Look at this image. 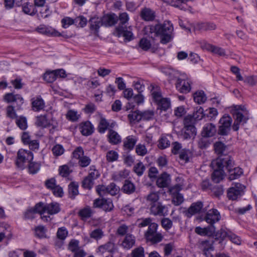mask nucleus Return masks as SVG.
Returning a JSON list of instances; mask_svg holds the SVG:
<instances>
[{
	"label": "nucleus",
	"instance_id": "a211bd4d",
	"mask_svg": "<svg viewBox=\"0 0 257 257\" xmlns=\"http://www.w3.org/2000/svg\"><path fill=\"white\" fill-rule=\"evenodd\" d=\"M216 132V127L214 124L207 123L203 126L201 134L204 138H209L215 136Z\"/></svg>",
	"mask_w": 257,
	"mask_h": 257
},
{
	"label": "nucleus",
	"instance_id": "bf43d9fd",
	"mask_svg": "<svg viewBox=\"0 0 257 257\" xmlns=\"http://www.w3.org/2000/svg\"><path fill=\"white\" fill-rule=\"evenodd\" d=\"M80 115L77 113V112L73 110H69L66 114V118L72 121H77Z\"/></svg>",
	"mask_w": 257,
	"mask_h": 257
},
{
	"label": "nucleus",
	"instance_id": "774afa93",
	"mask_svg": "<svg viewBox=\"0 0 257 257\" xmlns=\"http://www.w3.org/2000/svg\"><path fill=\"white\" fill-rule=\"evenodd\" d=\"M68 235V231L64 227L59 228L57 232V237L61 240H64Z\"/></svg>",
	"mask_w": 257,
	"mask_h": 257
},
{
	"label": "nucleus",
	"instance_id": "09e8293b",
	"mask_svg": "<svg viewBox=\"0 0 257 257\" xmlns=\"http://www.w3.org/2000/svg\"><path fill=\"white\" fill-rule=\"evenodd\" d=\"M16 124L22 130H26L27 127V121L26 117L21 116L16 119Z\"/></svg>",
	"mask_w": 257,
	"mask_h": 257
},
{
	"label": "nucleus",
	"instance_id": "8fccbe9b",
	"mask_svg": "<svg viewBox=\"0 0 257 257\" xmlns=\"http://www.w3.org/2000/svg\"><path fill=\"white\" fill-rule=\"evenodd\" d=\"M106 158L108 162H113L117 160L118 154L115 151L110 150L106 153Z\"/></svg>",
	"mask_w": 257,
	"mask_h": 257
},
{
	"label": "nucleus",
	"instance_id": "dca6fc26",
	"mask_svg": "<svg viewBox=\"0 0 257 257\" xmlns=\"http://www.w3.org/2000/svg\"><path fill=\"white\" fill-rule=\"evenodd\" d=\"M115 125V121H108L105 118L101 117L98 126V131L101 134H104L107 130L109 131V129H112Z\"/></svg>",
	"mask_w": 257,
	"mask_h": 257
},
{
	"label": "nucleus",
	"instance_id": "338daca9",
	"mask_svg": "<svg viewBox=\"0 0 257 257\" xmlns=\"http://www.w3.org/2000/svg\"><path fill=\"white\" fill-rule=\"evenodd\" d=\"M140 47L144 51L148 50L151 46L150 41L146 38H142L139 42Z\"/></svg>",
	"mask_w": 257,
	"mask_h": 257
},
{
	"label": "nucleus",
	"instance_id": "c03bdc74",
	"mask_svg": "<svg viewBox=\"0 0 257 257\" xmlns=\"http://www.w3.org/2000/svg\"><path fill=\"white\" fill-rule=\"evenodd\" d=\"M128 118L131 122H139L142 119L141 113L139 111L131 112L128 114Z\"/></svg>",
	"mask_w": 257,
	"mask_h": 257
},
{
	"label": "nucleus",
	"instance_id": "0eeeda50",
	"mask_svg": "<svg viewBox=\"0 0 257 257\" xmlns=\"http://www.w3.org/2000/svg\"><path fill=\"white\" fill-rule=\"evenodd\" d=\"M232 118L228 114H224L219 120L218 134L220 135L226 136L230 130L232 123Z\"/></svg>",
	"mask_w": 257,
	"mask_h": 257
},
{
	"label": "nucleus",
	"instance_id": "412c9836",
	"mask_svg": "<svg viewBox=\"0 0 257 257\" xmlns=\"http://www.w3.org/2000/svg\"><path fill=\"white\" fill-rule=\"evenodd\" d=\"M36 31L42 34H44L47 36H52L59 37L61 36L59 32L56 31L55 29L51 27H48L45 25H40L37 29Z\"/></svg>",
	"mask_w": 257,
	"mask_h": 257
},
{
	"label": "nucleus",
	"instance_id": "58836bf2",
	"mask_svg": "<svg viewBox=\"0 0 257 257\" xmlns=\"http://www.w3.org/2000/svg\"><path fill=\"white\" fill-rule=\"evenodd\" d=\"M158 107L162 110H166L170 106V100L167 98H163V97L159 101H156Z\"/></svg>",
	"mask_w": 257,
	"mask_h": 257
},
{
	"label": "nucleus",
	"instance_id": "69168bd1",
	"mask_svg": "<svg viewBox=\"0 0 257 257\" xmlns=\"http://www.w3.org/2000/svg\"><path fill=\"white\" fill-rule=\"evenodd\" d=\"M136 152L138 155L144 156L147 154L148 151L144 145L139 144L136 146Z\"/></svg>",
	"mask_w": 257,
	"mask_h": 257
},
{
	"label": "nucleus",
	"instance_id": "79ce46f5",
	"mask_svg": "<svg viewBox=\"0 0 257 257\" xmlns=\"http://www.w3.org/2000/svg\"><path fill=\"white\" fill-rule=\"evenodd\" d=\"M36 124L38 126L46 127L50 124L49 120L45 115H40L37 117Z\"/></svg>",
	"mask_w": 257,
	"mask_h": 257
},
{
	"label": "nucleus",
	"instance_id": "c756f323",
	"mask_svg": "<svg viewBox=\"0 0 257 257\" xmlns=\"http://www.w3.org/2000/svg\"><path fill=\"white\" fill-rule=\"evenodd\" d=\"M214 148L215 152L217 154L220 155L217 158L222 156L223 158L229 157L228 156L225 155L227 147L223 143L221 142H216L214 145Z\"/></svg>",
	"mask_w": 257,
	"mask_h": 257
},
{
	"label": "nucleus",
	"instance_id": "bb28decb",
	"mask_svg": "<svg viewBox=\"0 0 257 257\" xmlns=\"http://www.w3.org/2000/svg\"><path fill=\"white\" fill-rule=\"evenodd\" d=\"M107 136L108 142L112 145H117L121 142V137L112 129H109Z\"/></svg>",
	"mask_w": 257,
	"mask_h": 257
},
{
	"label": "nucleus",
	"instance_id": "49530a36",
	"mask_svg": "<svg viewBox=\"0 0 257 257\" xmlns=\"http://www.w3.org/2000/svg\"><path fill=\"white\" fill-rule=\"evenodd\" d=\"M170 145V141L166 136H162L158 141V146L160 149H165Z\"/></svg>",
	"mask_w": 257,
	"mask_h": 257
},
{
	"label": "nucleus",
	"instance_id": "cd10ccee",
	"mask_svg": "<svg viewBox=\"0 0 257 257\" xmlns=\"http://www.w3.org/2000/svg\"><path fill=\"white\" fill-rule=\"evenodd\" d=\"M136 188L135 185L131 181L125 180L122 187V191L126 194H132L136 191Z\"/></svg>",
	"mask_w": 257,
	"mask_h": 257
},
{
	"label": "nucleus",
	"instance_id": "603ef678",
	"mask_svg": "<svg viewBox=\"0 0 257 257\" xmlns=\"http://www.w3.org/2000/svg\"><path fill=\"white\" fill-rule=\"evenodd\" d=\"M196 109V111L194 110V120H200L206 115L204 113L203 109L202 107H197Z\"/></svg>",
	"mask_w": 257,
	"mask_h": 257
},
{
	"label": "nucleus",
	"instance_id": "7c9ffc66",
	"mask_svg": "<svg viewBox=\"0 0 257 257\" xmlns=\"http://www.w3.org/2000/svg\"><path fill=\"white\" fill-rule=\"evenodd\" d=\"M141 17L144 21H151L154 20L155 15V13L150 9L144 8L141 11Z\"/></svg>",
	"mask_w": 257,
	"mask_h": 257
},
{
	"label": "nucleus",
	"instance_id": "3c124183",
	"mask_svg": "<svg viewBox=\"0 0 257 257\" xmlns=\"http://www.w3.org/2000/svg\"><path fill=\"white\" fill-rule=\"evenodd\" d=\"M28 163V170L29 173L32 174L37 173L40 168V164L32 162V161L29 162Z\"/></svg>",
	"mask_w": 257,
	"mask_h": 257
},
{
	"label": "nucleus",
	"instance_id": "9b49d317",
	"mask_svg": "<svg viewBox=\"0 0 257 257\" xmlns=\"http://www.w3.org/2000/svg\"><path fill=\"white\" fill-rule=\"evenodd\" d=\"M221 216L220 212L216 209L209 210L207 213H205L203 220H205L207 223L213 225L216 222L221 219Z\"/></svg>",
	"mask_w": 257,
	"mask_h": 257
},
{
	"label": "nucleus",
	"instance_id": "aec40b11",
	"mask_svg": "<svg viewBox=\"0 0 257 257\" xmlns=\"http://www.w3.org/2000/svg\"><path fill=\"white\" fill-rule=\"evenodd\" d=\"M79 130L83 136H88L93 133L94 127L90 121H86L80 124Z\"/></svg>",
	"mask_w": 257,
	"mask_h": 257
},
{
	"label": "nucleus",
	"instance_id": "6e6552de",
	"mask_svg": "<svg viewBox=\"0 0 257 257\" xmlns=\"http://www.w3.org/2000/svg\"><path fill=\"white\" fill-rule=\"evenodd\" d=\"M245 187L239 183H235L227 191V197L230 200H235L243 194Z\"/></svg>",
	"mask_w": 257,
	"mask_h": 257
},
{
	"label": "nucleus",
	"instance_id": "f257e3e1",
	"mask_svg": "<svg viewBox=\"0 0 257 257\" xmlns=\"http://www.w3.org/2000/svg\"><path fill=\"white\" fill-rule=\"evenodd\" d=\"M146 33L148 35L154 34V36L161 37V43L166 44L173 38V27L169 21H165L163 24L150 25L145 28Z\"/></svg>",
	"mask_w": 257,
	"mask_h": 257
},
{
	"label": "nucleus",
	"instance_id": "680f3d73",
	"mask_svg": "<svg viewBox=\"0 0 257 257\" xmlns=\"http://www.w3.org/2000/svg\"><path fill=\"white\" fill-rule=\"evenodd\" d=\"M158 228V224L156 223H152L150 224L148 229L145 233L146 238L148 237L149 236H151L152 234L157 233V229Z\"/></svg>",
	"mask_w": 257,
	"mask_h": 257
},
{
	"label": "nucleus",
	"instance_id": "473e14b6",
	"mask_svg": "<svg viewBox=\"0 0 257 257\" xmlns=\"http://www.w3.org/2000/svg\"><path fill=\"white\" fill-rule=\"evenodd\" d=\"M159 198V194L157 192H151L146 197L147 203L150 206H151L152 205H154L156 203L159 202L158 201Z\"/></svg>",
	"mask_w": 257,
	"mask_h": 257
},
{
	"label": "nucleus",
	"instance_id": "39448f33",
	"mask_svg": "<svg viewBox=\"0 0 257 257\" xmlns=\"http://www.w3.org/2000/svg\"><path fill=\"white\" fill-rule=\"evenodd\" d=\"M33 154L29 150L21 149L17 153L15 165L20 170H24L26 164L33 160Z\"/></svg>",
	"mask_w": 257,
	"mask_h": 257
},
{
	"label": "nucleus",
	"instance_id": "5701e85b",
	"mask_svg": "<svg viewBox=\"0 0 257 257\" xmlns=\"http://www.w3.org/2000/svg\"><path fill=\"white\" fill-rule=\"evenodd\" d=\"M216 28V26L213 23H198L196 24L195 26L194 27V31H198L202 32L214 30Z\"/></svg>",
	"mask_w": 257,
	"mask_h": 257
},
{
	"label": "nucleus",
	"instance_id": "1a4fd4ad",
	"mask_svg": "<svg viewBox=\"0 0 257 257\" xmlns=\"http://www.w3.org/2000/svg\"><path fill=\"white\" fill-rule=\"evenodd\" d=\"M93 206L94 208H99L105 212H109L113 210L114 206L110 199H96L94 200Z\"/></svg>",
	"mask_w": 257,
	"mask_h": 257
},
{
	"label": "nucleus",
	"instance_id": "e433bc0d",
	"mask_svg": "<svg viewBox=\"0 0 257 257\" xmlns=\"http://www.w3.org/2000/svg\"><path fill=\"white\" fill-rule=\"evenodd\" d=\"M22 9L25 14L30 16H34L37 13L36 8L32 5H30L28 3H26L23 5Z\"/></svg>",
	"mask_w": 257,
	"mask_h": 257
},
{
	"label": "nucleus",
	"instance_id": "4c0bfd02",
	"mask_svg": "<svg viewBox=\"0 0 257 257\" xmlns=\"http://www.w3.org/2000/svg\"><path fill=\"white\" fill-rule=\"evenodd\" d=\"M207 48L209 49V51L212 53L218 55L220 56H224L226 55V52L224 49L223 48L217 47L213 45H207Z\"/></svg>",
	"mask_w": 257,
	"mask_h": 257
},
{
	"label": "nucleus",
	"instance_id": "2f4dec72",
	"mask_svg": "<svg viewBox=\"0 0 257 257\" xmlns=\"http://www.w3.org/2000/svg\"><path fill=\"white\" fill-rule=\"evenodd\" d=\"M90 28L91 30L97 33L100 27L103 25L101 19L98 17H93L89 20Z\"/></svg>",
	"mask_w": 257,
	"mask_h": 257
},
{
	"label": "nucleus",
	"instance_id": "f03ea898",
	"mask_svg": "<svg viewBox=\"0 0 257 257\" xmlns=\"http://www.w3.org/2000/svg\"><path fill=\"white\" fill-rule=\"evenodd\" d=\"M224 164H225V169L229 173L228 179L230 180L238 178L242 174L243 172L240 168H233L234 163L230 157H226L225 158H223L222 156L212 161V164L217 165V167H220Z\"/></svg>",
	"mask_w": 257,
	"mask_h": 257
},
{
	"label": "nucleus",
	"instance_id": "4d7b16f0",
	"mask_svg": "<svg viewBox=\"0 0 257 257\" xmlns=\"http://www.w3.org/2000/svg\"><path fill=\"white\" fill-rule=\"evenodd\" d=\"M114 248V244L110 242H107L104 245H101L99 247V251L104 253L105 251L112 252Z\"/></svg>",
	"mask_w": 257,
	"mask_h": 257
},
{
	"label": "nucleus",
	"instance_id": "2eb2a0df",
	"mask_svg": "<svg viewBox=\"0 0 257 257\" xmlns=\"http://www.w3.org/2000/svg\"><path fill=\"white\" fill-rule=\"evenodd\" d=\"M206 210L203 208V204L201 201H197L194 203V217L198 221L203 220Z\"/></svg>",
	"mask_w": 257,
	"mask_h": 257
},
{
	"label": "nucleus",
	"instance_id": "a878e982",
	"mask_svg": "<svg viewBox=\"0 0 257 257\" xmlns=\"http://www.w3.org/2000/svg\"><path fill=\"white\" fill-rule=\"evenodd\" d=\"M101 19L103 25L106 27L112 26L118 21L117 16L114 14L105 15Z\"/></svg>",
	"mask_w": 257,
	"mask_h": 257
},
{
	"label": "nucleus",
	"instance_id": "423d86ee",
	"mask_svg": "<svg viewBox=\"0 0 257 257\" xmlns=\"http://www.w3.org/2000/svg\"><path fill=\"white\" fill-rule=\"evenodd\" d=\"M84 150L81 147H77L72 153L73 157L78 160V165L81 168L87 167L91 162L90 157L84 155Z\"/></svg>",
	"mask_w": 257,
	"mask_h": 257
},
{
	"label": "nucleus",
	"instance_id": "4468645a",
	"mask_svg": "<svg viewBox=\"0 0 257 257\" xmlns=\"http://www.w3.org/2000/svg\"><path fill=\"white\" fill-rule=\"evenodd\" d=\"M211 165L214 169V172L212 174V179L214 183H218L223 178V168H225V164H224L220 167H217V165H213L212 162Z\"/></svg>",
	"mask_w": 257,
	"mask_h": 257
},
{
	"label": "nucleus",
	"instance_id": "9d476101",
	"mask_svg": "<svg viewBox=\"0 0 257 257\" xmlns=\"http://www.w3.org/2000/svg\"><path fill=\"white\" fill-rule=\"evenodd\" d=\"M119 191V188L113 183L107 186L98 185L96 187V191L100 196L109 194L111 195H116Z\"/></svg>",
	"mask_w": 257,
	"mask_h": 257
},
{
	"label": "nucleus",
	"instance_id": "6ab92c4d",
	"mask_svg": "<svg viewBox=\"0 0 257 257\" xmlns=\"http://www.w3.org/2000/svg\"><path fill=\"white\" fill-rule=\"evenodd\" d=\"M171 183V177L167 173H163L158 177L156 180L157 186L161 188L167 187Z\"/></svg>",
	"mask_w": 257,
	"mask_h": 257
},
{
	"label": "nucleus",
	"instance_id": "f3484780",
	"mask_svg": "<svg viewBox=\"0 0 257 257\" xmlns=\"http://www.w3.org/2000/svg\"><path fill=\"white\" fill-rule=\"evenodd\" d=\"M4 100L8 103L16 102L18 109H20L24 103L23 98L19 94H14L12 93H7L4 96Z\"/></svg>",
	"mask_w": 257,
	"mask_h": 257
},
{
	"label": "nucleus",
	"instance_id": "0e129e2a",
	"mask_svg": "<svg viewBox=\"0 0 257 257\" xmlns=\"http://www.w3.org/2000/svg\"><path fill=\"white\" fill-rule=\"evenodd\" d=\"M7 112V116L11 119H17V115L15 110L14 109V107L12 105H9L7 106L6 108Z\"/></svg>",
	"mask_w": 257,
	"mask_h": 257
},
{
	"label": "nucleus",
	"instance_id": "393cba45",
	"mask_svg": "<svg viewBox=\"0 0 257 257\" xmlns=\"http://www.w3.org/2000/svg\"><path fill=\"white\" fill-rule=\"evenodd\" d=\"M149 89L155 102L159 101L162 97V91L158 85L156 84H151Z\"/></svg>",
	"mask_w": 257,
	"mask_h": 257
},
{
	"label": "nucleus",
	"instance_id": "f704fd0d",
	"mask_svg": "<svg viewBox=\"0 0 257 257\" xmlns=\"http://www.w3.org/2000/svg\"><path fill=\"white\" fill-rule=\"evenodd\" d=\"M78 185L77 183L72 182L68 186V193L69 197L74 199L78 194Z\"/></svg>",
	"mask_w": 257,
	"mask_h": 257
},
{
	"label": "nucleus",
	"instance_id": "4be33fe9",
	"mask_svg": "<svg viewBox=\"0 0 257 257\" xmlns=\"http://www.w3.org/2000/svg\"><path fill=\"white\" fill-rule=\"evenodd\" d=\"M136 237L132 234L127 233L122 240L121 245L126 249L131 248L135 244Z\"/></svg>",
	"mask_w": 257,
	"mask_h": 257
},
{
	"label": "nucleus",
	"instance_id": "7ed1b4c3",
	"mask_svg": "<svg viewBox=\"0 0 257 257\" xmlns=\"http://www.w3.org/2000/svg\"><path fill=\"white\" fill-rule=\"evenodd\" d=\"M35 210L41 215V218L43 221H48L51 219L50 215H54L59 212L60 207L59 204L57 202L49 204L39 202L35 205Z\"/></svg>",
	"mask_w": 257,
	"mask_h": 257
},
{
	"label": "nucleus",
	"instance_id": "864d4df0",
	"mask_svg": "<svg viewBox=\"0 0 257 257\" xmlns=\"http://www.w3.org/2000/svg\"><path fill=\"white\" fill-rule=\"evenodd\" d=\"M131 257H145V250L142 246L133 249L131 253Z\"/></svg>",
	"mask_w": 257,
	"mask_h": 257
},
{
	"label": "nucleus",
	"instance_id": "20e7f679",
	"mask_svg": "<svg viewBox=\"0 0 257 257\" xmlns=\"http://www.w3.org/2000/svg\"><path fill=\"white\" fill-rule=\"evenodd\" d=\"M232 110L234 121L232 127L234 131H237L239 128V125L246 123L248 119V111L244 106H236Z\"/></svg>",
	"mask_w": 257,
	"mask_h": 257
},
{
	"label": "nucleus",
	"instance_id": "c85d7f7f",
	"mask_svg": "<svg viewBox=\"0 0 257 257\" xmlns=\"http://www.w3.org/2000/svg\"><path fill=\"white\" fill-rule=\"evenodd\" d=\"M32 108L34 110L39 111L44 107L45 103L41 96H37L31 99Z\"/></svg>",
	"mask_w": 257,
	"mask_h": 257
},
{
	"label": "nucleus",
	"instance_id": "13d9d810",
	"mask_svg": "<svg viewBox=\"0 0 257 257\" xmlns=\"http://www.w3.org/2000/svg\"><path fill=\"white\" fill-rule=\"evenodd\" d=\"M57 78L56 72L55 70H47L46 72L43 74V79L44 80H47V79H52L53 80H55Z\"/></svg>",
	"mask_w": 257,
	"mask_h": 257
},
{
	"label": "nucleus",
	"instance_id": "a18cd8bd",
	"mask_svg": "<svg viewBox=\"0 0 257 257\" xmlns=\"http://www.w3.org/2000/svg\"><path fill=\"white\" fill-rule=\"evenodd\" d=\"M163 235L159 232H157L155 234H152L151 236H149L148 237L146 238V239L151 242L152 243H157L161 241L163 239Z\"/></svg>",
	"mask_w": 257,
	"mask_h": 257
},
{
	"label": "nucleus",
	"instance_id": "e2e57ef3",
	"mask_svg": "<svg viewBox=\"0 0 257 257\" xmlns=\"http://www.w3.org/2000/svg\"><path fill=\"white\" fill-rule=\"evenodd\" d=\"M145 170V167L142 162L137 163L134 167V172L139 176H141L143 175Z\"/></svg>",
	"mask_w": 257,
	"mask_h": 257
},
{
	"label": "nucleus",
	"instance_id": "a19ab883",
	"mask_svg": "<svg viewBox=\"0 0 257 257\" xmlns=\"http://www.w3.org/2000/svg\"><path fill=\"white\" fill-rule=\"evenodd\" d=\"M184 128L186 131H191L193 130V116L188 115L184 118Z\"/></svg>",
	"mask_w": 257,
	"mask_h": 257
},
{
	"label": "nucleus",
	"instance_id": "ea45409f",
	"mask_svg": "<svg viewBox=\"0 0 257 257\" xmlns=\"http://www.w3.org/2000/svg\"><path fill=\"white\" fill-rule=\"evenodd\" d=\"M128 171L126 170H123L115 173L113 175V179L116 181H121L127 177L128 176Z\"/></svg>",
	"mask_w": 257,
	"mask_h": 257
},
{
	"label": "nucleus",
	"instance_id": "c9c22d12",
	"mask_svg": "<svg viewBox=\"0 0 257 257\" xmlns=\"http://www.w3.org/2000/svg\"><path fill=\"white\" fill-rule=\"evenodd\" d=\"M206 96L202 90L194 93V101L198 104L204 103L206 100Z\"/></svg>",
	"mask_w": 257,
	"mask_h": 257
},
{
	"label": "nucleus",
	"instance_id": "ddd939ff",
	"mask_svg": "<svg viewBox=\"0 0 257 257\" xmlns=\"http://www.w3.org/2000/svg\"><path fill=\"white\" fill-rule=\"evenodd\" d=\"M150 212L154 215L165 216L168 215V208L165 205L158 202L150 206Z\"/></svg>",
	"mask_w": 257,
	"mask_h": 257
},
{
	"label": "nucleus",
	"instance_id": "5fc2aeb1",
	"mask_svg": "<svg viewBox=\"0 0 257 257\" xmlns=\"http://www.w3.org/2000/svg\"><path fill=\"white\" fill-rule=\"evenodd\" d=\"M71 172L72 170H71L69 167L66 165L61 166L59 168V174L63 177L68 176Z\"/></svg>",
	"mask_w": 257,
	"mask_h": 257
},
{
	"label": "nucleus",
	"instance_id": "6e6d98bb",
	"mask_svg": "<svg viewBox=\"0 0 257 257\" xmlns=\"http://www.w3.org/2000/svg\"><path fill=\"white\" fill-rule=\"evenodd\" d=\"M79 214L82 218H88L91 217L93 214V211L89 207L87 206L80 210Z\"/></svg>",
	"mask_w": 257,
	"mask_h": 257
},
{
	"label": "nucleus",
	"instance_id": "052dcab7",
	"mask_svg": "<svg viewBox=\"0 0 257 257\" xmlns=\"http://www.w3.org/2000/svg\"><path fill=\"white\" fill-rule=\"evenodd\" d=\"M94 184V180L87 176L85 177L82 183V186L84 188L91 189Z\"/></svg>",
	"mask_w": 257,
	"mask_h": 257
},
{
	"label": "nucleus",
	"instance_id": "37998d69",
	"mask_svg": "<svg viewBox=\"0 0 257 257\" xmlns=\"http://www.w3.org/2000/svg\"><path fill=\"white\" fill-rule=\"evenodd\" d=\"M117 19L119 22L118 26H126V24H127L130 18L127 13L123 12L119 14Z\"/></svg>",
	"mask_w": 257,
	"mask_h": 257
},
{
	"label": "nucleus",
	"instance_id": "72a5a7b5",
	"mask_svg": "<svg viewBox=\"0 0 257 257\" xmlns=\"http://www.w3.org/2000/svg\"><path fill=\"white\" fill-rule=\"evenodd\" d=\"M176 87L180 92L184 93L189 92L191 89L188 81H178L176 84Z\"/></svg>",
	"mask_w": 257,
	"mask_h": 257
},
{
	"label": "nucleus",
	"instance_id": "de8ad7c7",
	"mask_svg": "<svg viewBox=\"0 0 257 257\" xmlns=\"http://www.w3.org/2000/svg\"><path fill=\"white\" fill-rule=\"evenodd\" d=\"M99 176L100 174L98 171L96 169L95 166H90L89 167V173L87 176L94 180L97 179Z\"/></svg>",
	"mask_w": 257,
	"mask_h": 257
},
{
	"label": "nucleus",
	"instance_id": "f8f14e48",
	"mask_svg": "<svg viewBox=\"0 0 257 257\" xmlns=\"http://www.w3.org/2000/svg\"><path fill=\"white\" fill-rule=\"evenodd\" d=\"M114 34L118 37L122 36L125 40L128 41L134 39L131 27H127L126 26H118L115 28Z\"/></svg>",
	"mask_w": 257,
	"mask_h": 257
},
{
	"label": "nucleus",
	"instance_id": "b1692460",
	"mask_svg": "<svg viewBox=\"0 0 257 257\" xmlns=\"http://www.w3.org/2000/svg\"><path fill=\"white\" fill-rule=\"evenodd\" d=\"M138 141L136 136L131 135L126 137L123 142V146L124 150L127 151L132 150Z\"/></svg>",
	"mask_w": 257,
	"mask_h": 257
}]
</instances>
